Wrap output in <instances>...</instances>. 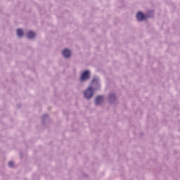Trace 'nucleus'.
I'll return each instance as SVG.
<instances>
[{"label": "nucleus", "mask_w": 180, "mask_h": 180, "mask_svg": "<svg viewBox=\"0 0 180 180\" xmlns=\"http://www.w3.org/2000/svg\"><path fill=\"white\" fill-rule=\"evenodd\" d=\"M103 102V97L101 96H98L95 99L96 105H99V103H102Z\"/></svg>", "instance_id": "nucleus-5"}, {"label": "nucleus", "mask_w": 180, "mask_h": 180, "mask_svg": "<svg viewBox=\"0 0 180 180\" xmlns=\"http://www.w3.org/2000/svg\"><path fill=\"white\" fill-rule=\"evenodd\" d=\"M17 36H18V37H22V36H23V30L20 29L17 30Z\"/></svg>", "instance_id": "nucleus-7"}, {"label": "nucleus", "mask_w": 180, "mask_h": 180, "mask_svg": "<svg viewBox=\"0 0 180 180\" xmlns=\"http://www.w3.org/2000/svg\"><path fill=\"white\" fill-rule=\"evenodd\" d=\"M13 165H15V164L13 163V162H8V167L10 168H13Z\"/></svg>", "instance_id": "nucleus-9"}, {"label": "nucleus", "mask_w": 180, "mask_h": 180, "mask_svg": "<svg viewBox=\"0 0 180 180\" xmlns=\"http://www.w3.org/2000/svg\"><path fill=\"white\" fill-rule=\"evenodd\" d=\"M63 54L64 56V57H65L66 58H68V57H70V56H71V51H70V49H64V51H63Z\"/></svg>", "instance_id": "nucleus-4"}, {"label": "nucleus", "mask_w": 180, "mask_h": 180, "mask_svg": "<svg viewBox=\"0 0 180 180\" xmlns=\"http://www.w3.org/2000/svg\"><path fill=\"white\" fill-rule=\"evenodd\" d=\"M84 95L86 99H91L94 95V89H92V86H89L86 91H84Z\"/></svg>", "instance_id": "nucleus-1"}, {"label": "nucleus", "mask_w": 180, "mask_h": 180, "mask_svg": "<svg viewBox=\"0 0 180 180\" xmlns=\"http://www.w3.org/2000/svg\"><path fill=\"white\" fill-rule=\"evenodd\" d=\"M96 81V79H93V81H92V84H94V82Z\"/></svg>", "instance_id": "nucleus-10"}, {"label": "nucleus", "mask_w": 180, "mask_h": 180, "mask_svg": "<svg viewBox=\"0 0 180 180\" xmlns=\"http://www.w3.org/2000/svg\"><path fill=\"white\" fill-rule=\"evenodd\" d=\"M146 18H147V16L144 15V14H143L141 12H139L136 14V19L139 20V22H142V20H144Z\"/></svg>", "instance_id": "nucleus-3"}, {"label": "nucleus", "mask_w": 180, "mask_h": 180, "mask_svg": "<svg viewBox=\"0 0 180 180\" xmlns=\"http://www.w3.org/2000/svg\"><path fill=\"white\" fill-rule=\"evenodd\" d=\"M86 79H89V71H84L81 75V80L86 81Z\"/></svg>", "instance_id": "nucleus-2"}, {"label": "nucleus", "mask_w": 180, "mask_h": 180, "mask_svg": "<svg viewBox=\"0 0 180 180\" xmlns=\"http://www.w3.org/2000/svg\"><path fill=\"white\" fill-rule=\"evenodd\" d=\"M27 37H28V39H33L36 37V33L30 31L27 33Z\"/></svg>", "instance_id": "nucleus-6"}, {"label": "nucleus", "mask_w": 180, "mask_h": 180, "mask_svg": "<svg viewBox=\"0 0 180 180\" xmlns=\"http://www.w3.org/2000/svg\"><path fill=\"white\" fill-rule=\"evenodd\" d=\"M109 99H110V101H112V99L115 100V94H110L109 96Z\"/></svg>", "instance_id": "nucleus-8"}]
</instances>
